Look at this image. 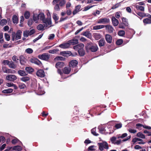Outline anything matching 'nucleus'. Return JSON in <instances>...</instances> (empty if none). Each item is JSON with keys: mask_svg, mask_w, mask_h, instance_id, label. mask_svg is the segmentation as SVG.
Returning <instances> with one entry per match:
<instances>
[{"mask_svg": "<svg viewBox=\"0 0 151 151\" xmlns=\"http://www.w3.org/2000/svg\"><path fill=\"white\" fill-rule=\"evenodd\" d=\"M39 19H40L42 21L43 23H44L45 27H47V25H51L52 24L51 18H45V16L44 14L43 13H40L38 15Z\"/></svg>", "mask_w": 151, "mask_h": 151, "instance_id": "f257e3e1", "label": "nucleus"}, {"mask_svg": "<svg viewBox=\"0 0 151 151\" xmlns=\"http://www.w3.org/2000/svg\"><path fill=\"white\" fill-rule=\"evenodd\" d=\"M22 31L21 30H18L16 33L15 32H12L11 36V40L14 41L15 40H17L21 38Z\"/></svg>", "mask_w": 151, "mask_h": 151, "instance_id": "f03ea898", "label": "nucleus"}, {"mask_svg": "<svg viewBox=\"0 0 151 151\" xmlns=\"http://www.w3.org/2000/svg\"><path fill=\"white\" fill-rule=\"evenodd\" d=\"M86 47V50H90L93 52H96L98 49L96 45H94L91 42L87 43Z\"/></svg>", "mask_w": 151, "mask_h": 151, "instance_id": "7ed1b4c3", "label": "nucleus"}, {"mask_svg": "<svg viewBox=\"0 0 151 151\" xmlns=\"http://www.w3.org/2000/svg\"><path fill=\"white\" fill-rule=\"evenodd\" d=\"M98 145L99 147V149L101 151H103L104 148L108 149L109 148L108 143L106 142L98 143Z\"/></svg>", "mask_w": 151, "mask_h": 151, "instance_id": "20e7f679", "label": "nucleus"}, {"mask_svg": "<svg viewBox=\"0 0 151 151\" xmlns=\"http://www.w3.org/2000/svg\"><path fill=\"white\" fill-rule=\"evenodd\" d=\"M38 58L41 60L47 61L50 58V55L48 53H45L38 55Z\"/></svg>", "mask_w": 151, "mask_h": 151, "instance_id": "39448f33", "label": "nucleus"}, {"mask_svg": "<svg viewBox=\"0 0 151 151\" xmlns=\"http://www.w3.org/2000/svg\"><path fill=\"white\" fill-rule=\"evenodd\" d=\"M109 19L105 18H101L97 21V23L98 24H107L109 23Z\"/></svg>", "mask_w": 151, "mask_h": 151, "instance_id": "423d86ee", "label": "nucleus"}, {"mask_svg": "<svg viewBox=\"0 0 151 151\" xmlns=\"http://www.w3.org/2000/svg\"><path fill=\"white\" fill-rule=\"evenodd\" d=\"M30 61L32 63H34L40 66H41L42 65L41 62L36 58H31L30 60Z\"/></svg>", "mask_w": 151, "mask_h": 151, "instance_id": "0eeeda50", "label": "nucleus"}, {"mask_svg": "<svg viewBox=\"0 0 151 151\" xmlns=\"http://www.w3.org/2000/svg\"><path fill=\"white\" fill-rule=\"evenodd\" d=\"M78 63V62L77 60H71L69 62V66L70 68H74L77 66Z\"/></svg>", "mask_w": 151, "mask_h": 151, "instance_id": "6e6552de", "label": "nucleus"}, {"mask_svg": "<svg viewBox=\"0 0 151 151\" xmlns=\"http://www.w3.org/2000/svg\"><path fill=\"white\" fill-rule=\"evenodd\" d=\"M6 79L9 81H14L17 79V77L14 75H10L7 76L6 77Z\"/></svg>", "mask_w": 151, "mask_h": 151, "instance_id": "1a4fd4ad", "label": "nucleus"}, {"mask_svg": "<svg viewBox=\"0 0 151 151\" xmlns=\"http://www.w3.org/2000/svg\"><path fill=\"white\" fill-rule=\"evenodd\" d=\"M19 61L20 64L22 65H24L26 63V59L23 55H21L19 57Z\"/></svg>", "mask_w": 151, "mask_h": 151, "instance_id": "9d476101", "label": "nucleus"}, {"mask_svg": "<svg viewBox=\"0 0 151 151\" xmlns=\"http://www.w3.org/2000/svg\"><path fill=\"white\" fill-rule=\"evenodd\" d=\"M138 141L140 142L137 143L138 144H144L145 143V142H143L142 139L137 137L134 138L132 141V142L133 143V144H134L136 142Z\"/></svg>", "mask_w": 151, "mask_h": 151, "instance_id": "9b49d317", "label": "nucleus"}, {"mask_svg": "<svg viewBox=\"0 0 151 151\" xmlns=\"http://www.w3.org/2000/svg\"><path fill=\"white\" fill-rule=\"evenodd\" d=\"M36 75L37 76L41 78L44 77L45 76L44 70L41 69L38 70L37 71Z\"/></svg>", "mask_w": 151, "mask_h": 151, "instance_id": "f8f14e48", "label": "nucleus"}, {"mask_svg": "<svg viewBox=\"0 0 151 151\" xmlns=\"http://www.w3.org/2000/svg\"><path fill=\"white\" fill-rule=\"evenodd\" d=\"M59 47L61 48L65 49L68 48L70 47V44L68 42L66 43H63L59 45Z\"/></svg>", "mask_w": 151, "mask_h": 151, "instance_id": "ddd939ff", "label": "nucleus"}, {"mask_svg": "<svg viewBox=\"0 0 151 151\" xmlns=\"http://www.w3.org/2000/svg\"><path fill=\"white\" fill-rule=\"evenodd\" d=\"M105 39L107 42L110 44L112 42V37L109 34H106L105 35Z\"/></svg>", "mask_w": 151, "mask_h": 151, "instance_id": "4468645a", "label": "nucleus"}, {"mask_svg": "<svg viewBox=\"0 0 151 151\" xmlns=\"http://www.w3.org/2000/svg\"><path fill=\"white\" fill-rule=\"evenodd\" d=\"M106 29L108 30L109 33H111L113 32L114 30V28L110 25H105Z\"/></svg>", "mask_w": 151, "mask_h": 151, "instance_id": "2eb2a0df", "label": "nucleus"}, {"mask_svg": "<svg viewBox=\"0 0 151 151\" xmlns=\"http://www.w3.org/2000/svg\"><path fill=\"white\" fill-rule=\"evenodd\" d=\"M70 46V45H75L78 43V40L76 39H73L68 41Z\"/></svg>", "mask_w": 151, "mask_h": 151, "instance_id": "dca6fc26", "label": "nucleus"}, {"mask_svg": "<svg viewBox=\"0 0 151 151\" xmlns=\"http://www.w3.org/2000/svg\"><path fill=\"white\" fill-rule=\"evenodd\" d=\"M84 47L83 44L80 43L73 47V48L76 50H78V49H83Z\"/></svg>", "mask_w": 151, "mask_h": 151, "instance_id": "f3484780", "label": "nucleus"}, {"mask_svg": "<svg viewBox=\"0 0 151 151\" xmlns=\"http://www.w3.org/2000/svg\"><path fill=\"white\" fill-rule=\"evenodd\" d=\"M111 21L113 24L114 26H116L118 25L119 24L118 20L114 17L113 16L112 17Z\"/></svg>", "mask_w": 151, "mask_h": 151, "instance_id": "a211bd4d", "label": "nucleus"}, {"mask_svg": "<svg viewBox=\"0 0 151 151\" xmlns=\"http://www.w3.org/2000/svg\"><path fill=\"white\" fill-rule=\"evenodd\" d=\"M81 35L86 37L89 39H90L91 37V33L88 31L83 32Z\"/></svg>", "mask_w": 151, "mask_h": 151, "instance_id": "6ab92c4d", "label": "nucleus"}, {"mask_svg": "<svg viewBox=\"0 0 151 151\" xmlns=\"http://www.w3.org/2000/svg\"><path fill=\"white\" fill-rule=\"evenodd\" d=\"M81 8V6L78 5L75 7L74 10L73 12V15H75L77 14L78 12L81 11L80 9Z\"/></svg>", "mask_w": 151, "mask_h": 151, "instance_id": "aec40b11", "label": "nucleus"}, {"mask_svg": "<svg viewBox=\"0 0 151 151\" xmlns=\"http://www.w3.org/2000/svg\"><path fill=\"white\" fill-rule=\"evenodd\" d=\"M65 65L64 63L61 62H58L55 64V67L57 69L62 68Z\"/></svg>", "mask_w": 151, "mask_h": 151, "instance_id": "412c9836", "label": "nucleus"}, {"mask_svg": "<svg viewBox=\"0 0 151 151\" xmlns=\"http://www.w3.org/2000/svg\"><path fill=\"white\" fill-rule=\"evenodd\" d=\"M71 69L70 67H65L63 70V73L65 74H69L70 71Z\"/></svg>", "mask_w": 151, "mask_h": 151, "instance_id": "4be33fe9", "label": "nucleus"}, {"mask_svg": "<svg viewBox=\"0 0 151 151\" xmlns=\"http://www.w3.org/2000/svg\"><path fill=\"white\" fill-rule=\"evenodd\" d=\"M9 67L10 68L15 69L17 68V66L12 60L10 61L8 65Z\"/></svg>", "mask_w": 151, "mask_h": 151, "instance_id": "5701e85b", "label": "nucleus"}, {"mask_svg": "<svg viewBox=\"0 0 151 151\" xmlns=\"http://www.w3.org/2000/svg\"><path fill=\"white\" fill-rule=\"evenodd\" d=\"M17 73L21 76H24L27 75V73L24 70H19L18 71Z\"/></svg>", "mask_w": 151, "mask_h": 151, "instance_id": "b1692460", "label": "nucleus"}, {"mask_svg": "<svg viewBox=\"0 0 151 151\" xmlns=\"http://www.w3.org/2000/svg\"><path fill=\"white\" fill-rule=\"evenodd\" d=\"M79 55L81 56H84L85 54V51L83 49H81L78 50Z\"/></svg>", "mask_w": 151, "mask_h": 151, "instance_id": "393cba45", "label": "nucleus"}, {"mask_svg": "<svg viewBox=\"0 0 151 151\" xmlns=\"http://www.w3.org/2000/svg\"><path fill=\"white\" fill-rule=\"evenodd\" d=\"M11 142L14 145H15L18 142H19L18 143L19 144H20V143L22 144V142L16 137H15L14 139H13L12 140Z\"/></svg>", "mask_w": 151, "mask_h": 151, "instance_id": "a878e982", "label": "nucleus"}, {"mask_svg": "<svg viewBox=\"0 0 151 151\" xmlns=\"http://www.w3.org/2000/svg\"><path fill=\"white\" fill-rule=\"evenodd\" d=\"M105 41L104 39H101L99 41V47L103 46L105 45Z\"/></svg>", "mask_w": 151, "mask_h": 151, "instance_id": "bb28decb", "label": "nucleus"}, {"mask_svg": "<svg viewBox=\"0 0 151 151\" xmlns=\"http://www.w3.org/2000/svg\"><path fill=\"white\" fill-rule=\"evenodd\" d=\"M52 18L55 20V24H57L58 23V22L57 21L59 19V17L57 16V14L55 13H53L52 15Z\"/></svg>", "mask_w": 151, "mask_h": 151, "instance_id": "cd10ccee", "label": "nucleus"}, {"mask_svg": "<svg viewBox=\"0 0 151 151\" xmlns=\"http://www.w3.org/2000/svg\"><path fill=\"white\" fill-rule=\"evenodd\" d=\"M105 25H98L93 27V29L94 30H98L104 28Z\"/></svg>", "mask_w": 151, "mask_h": 151, "instance_id": "c85d7f7f", "label": "nucleus"}, {"mask_svg": "<svg viewBox=\"0 0 151 151\" xmlns=\"http://www.w3.org/2000/svg\"><path fill=\"white\" fill-rule=\"evenodd\" d=\"M12 150H17L18 151H21L22 150V148L19 145H17L14 146L12 148Z\"/></svg>", "mask_w": 151, "mask_h": 151, "instance_id": "c756f323", "label": "nucleus"}, {"mask_svg": "<svg viewBox=\"0 0 151 151\" xmlns=\"http://www.w3.org/2000/svg\"><path fill=\"white\" fill-rule=\"evenodd\" d=\"M13 90L12 88H9L7 89H5L2 91V92L4 93H9L13 92Z\"/></svg>", "mask_w": 151, "mask_h": 151, "instance_id": "7c9ffc66", "label": "nucleus"}, {"mask_svg": "<svg viewBox=\"0 0 151 151\" xmlns=\"http://www.w3.org/2000/svg\"><path fill=\"white\" fill-rule=\"evenodd\" d=\"M25 70L28 73H30L34 71V69L31 67H26Z\"/></svg>", "mask_w": 151, "mask_h": 151, "instance_id": "2f4dec72", "label": "nucleus"}, {"mask_svg": "<svg viewBox=\"0 0 151 151\" xmlns=\"http://www.w3.org/2000/svg\"><path fill=\"white\" fill-rule=\"evenodd\" d=\"M122 19L123 24L125 26H128L129 24L128 22L127 19L126 18L124 17H123Z\"/></svg>", "mask_w": 151, "mask_h": 151, "instance_id": "473e14b6", "label": "nucleus"}, {"mask_svg": "<svg viewBox=\"0 0 151 151\" xmlns=\"http://www.w3.org/2000/svg\"><path fill=\"white\" fill-rule=\"evenodd\" d=\"M18 17L17 16L14 15L12 17V21L14 23L17 24L18 23Z\"/></svg>", "mask_w": 151, "mask_h": 151, "instance_id": "72a5a7b5", "label": "nucleus"}, {"mask_svg": "<svg viewBox=\"0 0 151 151\" xmlns=\"http://www.w3.org/2000/svg\"><path fill=\"white\" fill-rule=\"evenodd\" d=\"M125 34V32L123 30H121L119 31L117 33L118 35L120 36H124Z\"/></svg>", "mask_w": 151, "mask_h": 151, "instance_id": "f704fd0d", "label": "nucleus"}, {"mask_svg": "<svg viewBox=\"0 0 151 151\" xmlns=\"http://www.w3.org/2000/svg\"><path fill=\"white\" fill-rule=\"evenodd\" d=\"M137 136L142 139L145 138V136L142 132H139L137 134Z\"/></svg>", "mask_w": 151, "mask_h": 151, "instance_id": "c9c22d12", "label": "nucleus"}, {"mask_svg": "<svg viewBox=\"0 0 151 151\" xmlns=\"http://www.w3.org/2000/svg\"><path fill=\"white\" fill-rule=\"evenodd\" d=\"M30 78L28 76H24L20 78V80L22 81L26 82L27 81H29Z\"/></svg>", "mask_w": 151, "mask_h": 151, "instance_id": "e433bc0d", "label": "nucleus"}, {"mask_svg": "<svg viewBox=\"0 0 151 151\" xmlns=\"http://www.w3.org/2000/svg\"><path fill=\"white\" fill-rule=\"evenodd\" d=\"M94 37L96 40H98L101 37V35L99 33H95L94 35Z\"/></svg>", "mask_w": 151, "mask_h": 151, "instance_id": "4c0bfd02", "label": "nucleus"}, {"mask_svg": "<svg viewBox=\"0 0 151 151\" xmlns=\"http://www.w3.org/2000/svg\"><path fill=\"white\" fill-rule=\"evenodd\" d=\"M143 22L145 24H150L151 23V20L149 18L145 19L143 20Z\"/></svg>", "mask_w": 151, "mask_h": 151, "instance_id": "58836bf2", "label": "nucleus"}, {"mask_svg": "<svg viewBox=\"0 0 151 151\" xmlns=\"http://www.w3.org/2000/svg\"><path fill=\"white\" fill-rule=\"evenodd\" d=\"M44 27V26L42 24H40L37 26V29L39 30H43Z\"/></svg>", "mask_w": 151, "mask_h": 151, "instance_id": "ea45409f", "label": "nucleus"}, {"mask_svg": "<svg viewBox=\"0 0 151 151\" xmlns=\"http://www.w3.org/2000/svg\"><path fill=\"white\" fill-rule=\"evenodd\" d=\"M33 18L34 21L36 23L37 22L38 20L39 19L38 15L37 14H34Z\"/></svg>", "mask_w": 151, "mask_h": 151, "instance_id": "a19ab883", "label": "nucleus"}, {"mask_svg": "<svg viewBox=\"0 0 151 151\" xmlns=\"http://www.w3.org/2000/svg\"><path fill=\"white\" fill-rule=\"evenodd\" d=\"M19 87L20 89H23L26 87L25 84L22 83H20L19 84Z\"/></svg>", "mask_w": 151, "mask_h": 151, "instance_id": "79ce46f5", "label": "nucleus"}, {"mask_svg": "<svg viewBox=\"0 0 151 151\" xmlns=\"http://www.w3.org/2000/svg\"><path fill=\"white\" fill-rule=\"evenodd\" d=\"M30 16V13L29 12L27 11L25 12L24 13V17L26 19H28L29 17Z\"/></svg>", "mask_w": 151, "mask_h": 151, "instance_id": "37998d69", "label": "nucleus"}, {"mask_svg": "<svg viewBox=\"0 0 151 151\" xmlns=\"http://www.w3.org/2000/svg\"><path fill=\"white\" fill-rule=\"evenodd\" d=\"M12 60L16 63H18L19 59L16 55H14L12 58Z\"/></svg>", "mask_w": 151, "mask_h": 151, "instance_id": "c03bdc74", "label": "nucleus"}, {"mask_svg": "<svg viewBox=\"0 0 151 151\" xmlns=\"http://www.w3.org/2000/svg\"><path fill=\"white\" fill-rule=\"evenodd\" d=\"M98 128L100 131V132L102 134H103L106 130L105 129L104 127H99Z\"/></svg>", "mask_w": 151, "mask_h": 151, "instance_id": "a18cd8bd", "label": "nucleus"}, {"mask_svg": "<svg viewBox=\"0 0 151 151\" xmlns=\"http://www.w3.org/2000/svg\"><path fill=\"white\" fill-rule=\"evenodd\" d=\"M136 8L137 10H140L141 11H144V7L142 6L139 5H136Z\"/></svg>", "mask_w": 151, "mask_h": 151, "instance_id": "49530a36", "label": "nucleus"}, {"mask_svg": "<svg viewBox=\"0 0 151 151\" xmlns=\"http://www.w3.org/2000/svg\"><path fill=\"white\" fill-rule=\"evenodd\" d=\"M55 60H63L64 61L65 60V58L64 57L62 56H57L55 57Z\"/></svg>", "mask_w": 151, "mask_h": 151, "instance_id": "de8ad7c7", "label": "nucleus"}, {"mask_svg": "<svg viewBox=\"0 0 151 151\" xmlns=\"http://www.w3.org/2000/svg\"><path fill=\"white\" fill-rule=\"evenodd\" d=\"M96 128H95L92 129L91 130V133L94 135L95 136H97L99 135V134L96 133Z\"/></svg>", "mask_w": 151, "mask_h": 151, "instance_id": "09e8293b", "label": "nucleus"}, {"mask_svg": "<svg viewBox=\"0 0 151 151\" xmlns=\"http://www.w3.org/2000/svg\"><path fill=\"white\" fill-rule=\"evenodd\" d=\"M4 38L7 41H9L10 40V35L7 33H5Z\"/></svg>", "mask_w": 151, "mask_h": 151, "instance_id": "8fccbe9b", "label": "nucleus"}, {"mask_svg": "<svg viewBox=\"0 0 151 151\" xmlns=\"http://www.w3.org/2000/svg\"><path fill=\"white\" fill-rule=\"evenodd\" d=\"M59 50L58 49H55L53 50H50L49 51V52L50 53L54 54L56 53L58 51H59Z\"/></svg>", "mask_w": 151, "mask_h": 151, "instance_id": "3c124183", "label": "nucleus"}, {"mask_svg": "<svg viewBox=\"0 0 151 151\" xmlns=\"http://www.w3.org/2000/svg\"><path fill=\"white\" fill-rule=\"evenodd\" d=\"M7 21L5 19H2L0 22V24L1 25L3 26L6 24Z\"/></svg>", "mask_w": 151, "mask_h": 151, "instance_id": "603ef678", "label": "nucleus"}, {"mask_svg": "<svg viewBox=\"0 0 151 151\" xmlns=\"http://www.w3.org/2000/svg\"><path fill=\"white\" fill-rule=\"evenodd\" d=\"M123 42V40L122 39H119L116 42V44L117 45H120Z\"/></svg>", "mask_w": 151, "mask_h": 151, "instance_id": "864d4df0", "label": "nucleus"}, {"mask_svg": "<svg viewBox=\"0 0 151 151\" xmlns=\"http://www.w3.org/2000/svg\"><path fill=\"white\" fill-rule=\"evenodd\" d=\"M23 35L24 37H27L29 35L28 33V30H26L24 31Z\"/></svg>", "mask_w": 151, "mask_h": 151, "instance_id": "5fc2aeb1", "label": "nucleus"}, {"mask_svg": "<svg viewBox=\"0 0 151 151\" xmlns=\"http://www.w3.org/2000/svg\"><path fill=\"white\" fill-rule=\"evenodd\" d=\"M25 52L29 54H31L33 52V50L30 48H28L25 50Z\"/></svg>", "mask_w": 151, "mask_h": 151, "instance_id": "6e6d98bb", "label": "nucleus"}, {"mask_svg": "<svg viewBox=\"0 0 151 151\" xmlns=\"http://www.w3.org/2000/svg\"><path fill=\"white\" fill-rule=\"evenodd\" d=\"M66 1L65 0H61L59 2V5L60 6H62L64 5Z\"/></svg>", "mask_w": 151, "mask_h": 151, "instance_id": "4d7b16f0", "label": "nucleus"}, {"mask_svg": "<svg viewBox=\"0 0 151 151\" xmlns=\"http://www.w3.org/2000/svg\"><path fill=\"white\" fill-rule=\"evenodd\" d=\"M9 62L8 60H4L2 61V63L4 65L8 66Z\"/></svg>", "mask_w": 151, "mask_h": 151, "instance_id": "13d9d810", "label": "nucleus"}, {"mask_svg": "<svg viewBox=\"0 0 151 151\" xmlns=\"http://www.w3.org/2000/svg\"><path fill=\"white\" fill-rule=\"evenodd\" d=\"M33 23V21L32 19H30L28 20V22H27V24L30 27L32 24Z\"/></svg>", "mask_w": 151, "mask_h": 151, "instance_id": "bf43d9fd", "label": "nucleus"}, {"mask_svg": "<svg viewBox=\"0 0 151 151\" xmlns=\"http://www.w3.org/2000/svg\"><path fill=\"white\" fill-rule=\"evenodd\" d=\"M9 68H7L6 67H2V70L4 73H7V70Z\"/></svg>", "mask_w": 151, "mask_h": 151, "instance_id": "052dcab7", "label": "nucleus"}, {"mask_svg": "<svg viewBox=\"0 0 151 151\" xmlns=\"http://www.w3.org/2000/svg\"><path fill=\"white\" fill-rule=\"evenodd\" d=\"M54 9L55 10L57 11H58L60 10L59 4H55L54 7Z\"/></svg>", "mask_w": 151, "mask_h": 151, "instance_id": "680f3d73", "label": "nucleus"}, {"mask_svg": "<svg viewBox=\"0 0 151 151\" xmlns=\"http://www.w3.org/2000/svg\"><path fill=\"white\" fill-rule=\"evenodd\" d=\"M128 131L131 133H135L137 132L136 130L131 128L129 129H128Z\"/></svg>", "mask_w": 151, "mask_h": 151, "instance_id": "e2e57ef3", "label": "nucleus"}, {"mask_svg": "<svg viewBox=\"0 0 151 151\" xmlns=\"http://www.w3.org/2000/svg\"><path fill=\"white\" fill-rule=\"evenodd\" d=\"M122 124L121 123H119L116 124L115 126V127L117 129L121 128L122 127Z\"/></svg>", "mask_w": 151, "mask_h": 151, "instance_id": "0e129e2a", "label": "nucleus"}, {"mask_svg": "<svg viewBox=\"0 0 151 151\" xmlns=\"http://www.w3.org/2000/svg\"><path fill=\"white\" fill-rule=\"evenodd\" d=\"M7 70H8L7 73H15L16 72V71L15 70H12V69H8Z\"/></svg>", "mask_w": 151, "mask_h": 151, "instance_id": "69168bd1", "label": "nucleus"}, {"mask_svg": "<svg viewBox=\"0 0 151 151\" xmlns=\"http://www.w3.org/2000/svg\"><path fill=\"white\" fill-rule=\"evenodd\" d=\"M116 139L117 138L116 137L113 136L110 139V140L112 143H115L114 142L115 141Z\"/></svg>", "mask_w": 151, "mask_h": 151, "instance_id": "338daca9", "label": "nucleus"}, {"mask_svg": "<svg viewBox=\"0 0 151 151\" xmlns=\"http://www.w3.org/2000/svg\"><path fill=\"white\" fill-rule=\"evenodd\" d=\"M35 32V31L34 29H32L30 31H28V33L29 35H31L34 34Z\"/></svg>", "mask_w": 151, "mask_h": 151, "instance_id": "774afa93", "label": "nucleus"}]
</instances>
